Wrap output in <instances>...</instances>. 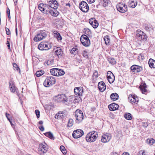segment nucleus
<instances>
[{
  "label": "nucleus",
  "instance_id": "3c124183",
  "mask_svg": "<svg viewBox=\"0 0 155 155\" xmlns=\"http://www.w3.org/2000/svg\"><path fill=\"white\" fill-rule=\"evenodd\" d=\"M35 113L37 116V118H39L40 116L39 111L38 110H35Z\"/></svg>",
  "mask_w": 155,
  "mask_h": 155
},
{
  "label": "nucleus",
  "instance_id": "0eeeda50",
  "mask_svg": "<svg viewBox=\"0 0 155 155\" xmlns=\"http://www.w3.org/2000/svg\"><path fill=\"white\" fill-rule=\"evenodd\" d=\"M80 41L82 44L84 46L88 47L90 45V41L89 38L85 35H81Z\"/></svg>",
  "mask_w": 155,
  "mask_h": 155
},
{
  "label": "nucleus",
  "instance_id": "bb28decb",
  "mask_svg": "<svg viewBox=\"0 0 155 155\" xmlns=\"http://www.w3.org/2000/svg\"><path fill=\"white\" fill-rule=\"evenodd\" d=\"M44 134L46 136L48 137L51 140H54V137L53 134L50 132L45 133H44Z\"/></svg>",
  "mask_w": 155,
  "mask_h": 155
},
{
  "label": "nucleus",
  "instance_id": "4be33fe9",
  "mask_svg": "<svg viewBox=\"0 0 155 155\" xmlns=\"http://www.w3.org/2000/svg\"><path fill=\"white\" fill-rule=\"evenodd\" d=\"M140 88L143 94H146L147 93V90L146 89L147 86L145 83H143L142 84H141L140 85Z\"/></svg>",
  "mask_w": 155,
  "mask_h": 155
},
{
  "label": "nucleus",
  "instance_id": "6e6d98bb",
  "mask_svg": "<svg viewBox=\"0 0 155 155\" xmlns=\"http://www.w3.org/2000/svg\"><path fill=\"white\" fill-rule=\"evenodd\" d=\"M5 30H6V34L7 35H10V31L9 30V29L7 28H5Z\"/></svg>",
  "mask_w": 155,
  "mask_h": 155
},
{
  "label": "nucleus",
  "instance_id": "a18cd8bd",
  "mask_svg": "<svg viewBox=\"0 0 155 155\" xmlns=\"http://www.w3.org/2000/svg\"><path fill=\"white\" fill-rule=\"evenodd\" d=\"M73 124V119H70L69 120L68 125L69 127H71Z\"/></svg>",
  "mask_w": 155,
  "mask_h": 155
},
{
  "label": "nucleus",
  "instance_id": "4c0bfd02",
  "mask_svg": "<svg viewBox=\"0 0 155 155\" xmlns=\"http://www.w3.org/2000/svg\"><path fill=\"white\" fill-rule=\"evenodd\" d=\"M59 71H58L57 73V76H59L63 75L64 74L65 72L63 70L59 69Z\"/></svg>",
  "mask_w": 155,
  "mask_h": 155
},
{
  "label": "nucleus",
  "instance_id": "20e7f679",
  "mask_svg": "<svg viewBox=\"0 0 155 155\" xmlns=\"http://www.w3.org/2000/svg\"><path fill=\"white\" fill-rule=\"evenodd\" d=\"M76 122L79 124L84 119V115L82 111L80 110H77L75 113Z\"/></svg>",
  "mask_w": 155,
  "mask_h": 155
},
{
  "label": "nucleus",
  "instance_id": "a878e982",
  "mask_svg": "<svg viewBox=\"0 0 155 155\" xmlns=\"http://www.w3.org/2000/svg\"><path fill=\"white\" fill-rule=\"evenodd\" d=\"M148 64L151 68H155V61L154 60L151 58L148 61Z\"/></svg>",
  "mask_w": 155,
  "mask_h": 155
},
{
  "label": "nucleus",
  "instance_id": "a19ab883",
  "mask_svg": "<svg viewBox=\"0 0 155 155\" xmlns=\"http://www.w3.org/2000/svg\"><path fill=\"white\" fill-rule=\"evenodd\" d=\"M84 33L87 35H88L91 33V31L88 28H84Z\"/></svg>",
  "mask_w": 155,
  "mask_h": 155
},
{
  "label": "nucleus",
  "instance_id": "bf43d9fd",
  "mask_svg": "<svg viewBox=\"0 0 155 155\" xmlns=\"http://www.w3.org/2000/svg\"><path fill=\"white\" fill-rule=\"evenodd\" d=\"M40 130L41 131H43L44 130V127L42 125L38 127Z\"/></svg>",
  "mask_w": 155,
  "mask_h": 155
},
{
  "label": "nucleus",
  "instance_id": "6e6552de",
  "mask_svg": "<svg viewBox=\"0 0 155 155\" xmlns=\"http://www.w3.org/2000/svg\"><path fill=\"white\" fill-rule=\"evenodd\" d=\"M116 7L117 10L121 13H124L127 10V5L123 2L118 3Z\"/></svg>",
  "mask_w": 155,
  "mask_h": 155
},
{
  "label": "nucleus",
  "instance_id": "4d7b16f0",
  "mask_svg": "<svg viewBox=\"0 0 155 155\" xmlns=\"http://www.w3.org/2000/svg\"><path fill=\"white\" fill-rule=\"evenodd\" d=\"M56 38L58 41H61L62 39V37L60 34Z\"/></svg>",
  "mask_w": 155,
  "mask_h": 155
},
{
  "label": "nucleus",
  "instance_id": "6ab92c4d",
  "mask_svg": "<svg viewBox=\"0 0 155 155\" xmlns=\"http://www.w3.org/2000/svg\"><path fill=\"white\" fill-rule=\"evenodd\" d=\"M43 5L42 4H39L38 6V9L41 12L43 11L44 13L48 14L47 10L48 6L47 4H45L44 8H43L42 6H43Z\"/></svg>",
  "mask_w": 155,
  "mask_h": 155
},
{
  "label": "nucleus",
  "instance_id": "603ef678",
  "mask_svg": "<svg viewBox=\"0 0 155 155\" xmlns=\"http://www.w3.org/2000/svg\"><path fill=\"white\" fill-rule=\"evenodd\" d=\"M77 50V49L76 48H73L71 51V53L72 54H74L76 53L75 51L76 50Z\"/></svg>",
  "mask_w": 155,
  "mask_h": 155
},
{
  "label": "nucleus",
  "instance_id": "e2e57ef3",
  "mask_svg": "<svg viewBox=\"0 0 155 155\" xmlns=\"http://www.w3.org/2000/svg\"><path fill=\"white\" fill-rule=\"evenodd\" d=\"M95 0H87L88 2L90 3H92L94 2Z\"/></svg>",
  "mask_w": 155,
  "mask_h": 155
},
{
  "label": "nucleus",
  "instance_id": "423d86ee",
  "mask_svg": "<svg viewBox=\"0 0 155 155\" xmlns=\"http://www.w3.org/2000/svg\"><path fill=\"white\" fill-rule=\"evenodd\" d=\"M47 36L46 31L45 30L41 31L35 36L33 40L35 41H38L45 39Z\"/></svg>",
  "mask_w": 155,
  "mask_h": 155
},
{
  "label": "nucleus",
  "instance_id": "c9c22d12",
  "mask_svg": "<svg viewBox=\"0 0 155 155\" xmlns=\"http://www.w3.org/2000/svg\"><path fill=\"white\" fill-rule=\"evenodd\" d=\"M143 34V32L140 30H137L136 34V37L139 40L141 36V34Z\"/></svg>",
  "mask_w": 155,
  "mask_h": 155
},
{
  "label": "nucleus",
  "instance_id": "b1692460",
  "mask_svg": "<svg viewBox=\"0 0 155 155\" xmlns=\"http://www.w3.org/2000/svg\"><path fill=\"white\" fill-rule=\"evenodd\" d=\"M59 69L57 68H53L50 69V72L51 75L54 76H57L58 71H59Z\"/></svg>",
  "mask_w": 155,
  "mask_h": 155
},
{
  "label": "nucleus",
  "instance_id": "ea45409f",
  "mask_svg": "<svg viewBox=\"0 0 155 155\" xmlns=\"http://www.w3.org/2000/svg\"><path fill=\"white\" fill-rule=\"evenodd\" d=\"M60 149L62 153L64 154H66V150L65 149V148L63 146H61L60 147Z\"/></svg>",
  "mask_w": 155,
  "mask_h": 155
},
{
  "label": "nucleus",
  "instance_id": "9d476101",
  "mask_svg": "<svg viewBox=\"0 0 155 155\" xmlns=\"http://www.w3.org/2000/svg\"><path fill=\"white\" fill-rule=\"evenodd\" d=\"M129 101L133 105L137 104L138 102V98L137 96L134 94H130L128 97Z\"/></svg>",
  "mask_w": 155,
  "mask_h": 155
},
{
  "label": "nucleus",
  "instance_id": "2f4dec72",
  "mask_svg": "<svg viewBox=\"0 0 155 155\" xmlns=\"http://www.w3.org/2000/svg\"><path fill=\"white\" fill-rule=\"evenodd\" d=\"M104 40L105 41V44L107 45H110V39L108 35L105 36L104 37Z\"/></svg>",
  "mask_w": 155,
  "mask_h": 155
},
{
  "label": "nucleus",
  "instance_id": "7ed1b4c3",
  "mask_svg": "<svg viewBox=\"0 0 155 155\" xmlns=\"http://www.w3.org/2000/svg\"><path fill=\"white\" fill-rule=\"evenodd\" d=\"M56 80L54 77L53 76L47 77L44 83V85L46 87H49L52 86L55 84Z\"/></svg>",
  "mask_w": 155,
  "mask_h": 155
},
{
  "label": "nucleus",
  "instance_id": "864d4df0",
  "mask_svg": "<svg viewBox=\"0 0 155 155\" xmlns=\"http://www.w3.org/2000/svg\"><path fill=\"white\" fill-rule=\"evenodd\" d=\"M114 75L110 71H108L107 73V78L110 76H111Z\"/></svg>",
  "mask_w": 155,
  "mask_h": 155
},
{
  "label": "nucleus",
  "instance_id": "774afa93",
  "mask_svg": "<svg viewBox=\"0 0 155 155\" xmlns=\"http://www.w3.org/2000/svg\"><path fill=\"white\" fill-rule=\"evenodd\" d=\"M15 5H16L17 3V0H13Z\"/></svg>",
  "mask_w": 155,
  "mask_h": 155
},
{
  "label": "nucleus",
  "instance_id": "f704fd0d",
  "mask_svg": "<svg viewBox=\"0 0 155 155\" xmlns=\"http://www.w3.org/2000/svg\"><path fill=\"white\" fill-rule=\"evenodd\" d=\"M63 116V113L62 112L61 113L58 112L55 115L54 117L56 119H58L59 118H62V117Z\"/></svg>",
  "mask_w": 155,
  "mask_h": 155
},
{
  "label": "nucleus",
  "instance_id": "49530a36",
  "mask_svg": "<svg viewBox=\"0 0 155 155\" xmlns=\"http://www.w3.org/2000/svg\"><path fill=\"white\" fill-rule=\"evenodd\" d=\"M93 77L94 78L95 77V78H96L98 77V73L97 71L95 70L94 71L93 75Z\"/></svg>",
  "mask_w": 155,
  "mask_h": 155
},
{
  "label": "nucleus",
  "instance_id": "9b49d317",
  "mask_svg": "<svg viewBox=\"0 0 155 155\" xmlns=\"http://www.w3.org/2000/svg\"><path fill=\"white\" fill-rule=\"evenodd\" d=\"M84 134L83 131L78 129L74 130L72 134V136L74 138H78L81 137Z\"/></svg>",
  "mask_w": 155,
  "mask_h": 155
},
{
  "label": "nucleus",
  "instance_id": "5fc2aeb1",
  "mask_svg": "<svg viewBox=\"0 0 155 155\" xmlns=\"http://www.w3.org/2000/svg\"><path fill=\"white\" fill-rule=\"evenodd\" d=\"M145 28L146 30L149 31H151L152 29L151 27H149L148 26H146Z\"/></svg>",
  "mask_w": 155,
  "mask_h": 155
},
{
  "label": "nucleus",
  "instance_id": "58836bf2",
  "mask_svg": "<svg viewBox=\"0 0 155 155\" xmlns=\"http://www.w3.org/2000/svg\"><path fill=\"white\" fill-rule=\"evenodd\" d=\"M124 116L127 120H130L132 119L131 115L129 113L125 114Z\"/></svg>",
  "mask_w": 155,
  "mask_h": 155
},
{
  "label": "nucleus",
  "instance_id": "2eb2a0df",
  "mask_svg": "<svg viewBox=\"0 0 155 155\" xmlns=\"http://www.w3.org/2000/svg\"><path fill=\"white\" fill-rule=\"evenodd\" d=\"M83 88L81 87H76L74 89V92L75 95L81 96L83 93Z\"/></svg>",
  "mask_w": 155,
  "mask_h": 155
},
{
  "label": "nucleus",
  "instance_id": "052dcab7",
  "mask_svg": "<svg viewBox=\"0 0 155 155\" xmlns=\"http://www.w3.org/2000/svg\"><path fill=\"white\" fill-rule=\"evenodd\" d=\"M142 126L144 127H146L148 126V125L147 123L143 122V123Z\"/></svg>",
  "mask_w": 155,
  "mask_h": 155
},
{
  "label": "nucleus",
  "instance_id": "ddd939ff",
  "mask_svg": "<svg viewBox=\"0 0 155 155\" xmlns=\"http://www.w3.org/2000/svg\"><path fill=\"white\" fill-rule=\"evenodd\" d=\"M48 43L45 42H42L39 44L38 48L40 50H48L49 49Z\"/></svg>",
  "mask_w": 155,
  "mask_h": 155
},
{
  "label": "nucleus",
  "instance_id": "aec40b11",
  "mask_svg": "<svg viewBox=\"0 0 155 155\" xmlns=\"http://www.w3.org/2000/svg\"><path fill=\"white\" fill-rule=\"evenodd\" d=\"M47 13H49L52 16L56 17L59 14L58 12L56 9L54 10L49 9V8H48L47 9Z\"/></svg>",
  "mask_w": 155,
  "mask_h": 155
},
{
  "label": "nucleus",
  "instance_id": "f3484780",
  "mask_svg": "<svg viewBox=\"0 0 155 155\" xmlns=\"http://www.w3.org/2000/svg\"><path fill=\"white\" fill-rule=\"evenodd\" d=\"M98 87L99 90L101 92H103L106 88L105 83L103 81H101L98 83Z\"/></svg>",
  "mask_w": 155,
  "mask_h": 155
},
{
  "label": "nucleus",
  "instance_id": "09e8293b",
  "mask_svg": "<svg viewBox=\"0 0 155 155\" xmlns=\"http://www.w3.org/2000/svg\"><path fill=\"white\" fill-rule=\"evenodd\" d=\"M52 34L54 37H56L60 34L57 31H52Z\"/></svg>",
  "mask_w": 155,
  "mask_h": 155
},
{
  "label": "nucleus",
  "instance_id": "39448f33",
  "mask_svg": "<svg viewBox=\"0 0 155 155\" xmlns=\"http://www.w3.org/2000/svg\"><path fill=\"white\" fill-rule=\"evenodd\" d=\"M48 149V147L46 143H45V144H44L40 143L39 144L38 153L40 155H44L46 153Z\"/></svg>",
  "mask_w": 155,
  "mask_h": 155
},
{
  "label": "nucleus",
  "instance_id": "1a4fd4ad",
  "mask_svg": "<svg viewBox=\"0 0 155 155\" xmlns=\"http://www.w3.org/2000/svg\"><path fill=\"white\" fill-rule=\"evenodd\" d=\"M79 8L83 12H88L89 7L87 3L84 1H82L79 4Z\"/></svg>",
  "mask_w": 155,
  "mask_h": 155
},
{
  "label": "nucleus",
  "instance_id": "72a5a7b5",
  "mask_svg": "<svg viewBox=\"0 0 155 155\" xmlns=\"http://www.w3.org/2000/svg\"><path fill=\"white\" fill-rule=\"evenodd\" d=\"M44 73V71L40 70L37 71L35 74L36 75L37 77H39L43 75Z\"/></svg>",
  "mask_w": 155,
  "mask_h": 155
},
{
  "label": "nucleus",
  "instance_id": "f257e3e1",
  "mask_svg": "<svg viewBox=\"0 0 155 155\" xmlns=\"http://www.w3.org/2000/svg\"><path fill=\"white\" fill-rule=\"evenodd\" d=\"M54 99L57 102H61L67 105L74 102L73 100L76 102V100H77V99H74L73 98H71V99H69L65 94H59L55 96Z\"/></svg>",
  "mask_w": 155,
  "mask_h": 155
},
{
  "label": "nucleus",
  "instance_id": "5701e85b",
  "mask_svg": "<svg viewBox=\"0 0 155 155\" xmlns=\"http://www.w3.org/2000/svg\"><path fill=\"white\" fill-rule=\"evenodd\" d=\"M51 1H49L48 2V5H47L48 6V8H49V9H51V8L52 9H56L58 8V5H54L53 4L51 3Z\"/></svg>",
  "mask_w": 155,
  "mask_h": 155
},
{
  "label": "nucleus",
  "instance_id": "7c9ffc66",
  "mask_svg": "<svg viewBox=\"0 0 155 155\" xmlns=\"http://www.w3.org/2000/svg\"><path fill=\"white\" fill-rule=\"evenodd\" d=\"M129 3L130 6L132 8H134L137 5V2L136 1L134 2L131 0L129 1Z\"/></svg>",
  "mask_w": 155,
  "mask_h": 155
},
{
  "label": "nucleus",
  "instance_id": "e433bc0d",
  "mask_svg": "<svg viewBox=\"0 0 155 155\" xmlns=\"http://www.w3.org/2000/svg\"><path fill=\"white\" fill-rule=\"evenodd\" d=\"M45 63H46L47 65H52L54 63V59H49L45 62Z\"/></svg>",
  "mask_w": 155,
  "mask_h": 155
},
{
  "label": "nucleus",
  "instance_id": "f03ea898",
  "mask_svg": "<svg viewBox=\"0 0 155 155\" xmlns=\"http://www.w3.org/2000/svg\"><path fill=\"white\" fill-rule=\"evenodd\" d=\"M98 137L97 133L92 131L89 133L86 137V140L88 142H92L95 141Z\"/></svg>",
  "mask_w": 155,
  "mask_h": 155
},
{
  "label": "nucleus",
  "instance_id": "de8ad7c7",
  "mask_svg": "<svg viewBox=\"0 0 155 155\" xmlns=\"http://www.w3.org/2000/svg\"><path fill=\"white\" fill-rule=\"evenodd\" d=\"M138 155H146L145 150H140L138 153Z\"/></svg>",
  "mask_w": 155,
  "mask_h": 155
},
{
  "label": "nucleus",
  "instance_id": "13d9d810",
  "mask_svg": "<svg viewBox=\"0 0 155 155\" xmlns=\"http://www.w3.org/2000/svg\"><path fill=\"white\" fill-rule=\"evenodd\" d=\"M51 3L53 4L54 5H58V3H57V1L56 0H52V1H51Z\"/></svg>",
  "mask_w": 155,
  "mask_h": 155
},
{
  "label": "nucleus",
  "instance_id": "473e14b6",
  "mask_svg": "<svg viewBox=\"0 0 155 155\" xmlns=\"http://www.w3.org/2000/svg\"><path fill=\"white\" fill-rule=\"evenodd\" d=\"M146 142L147 144L152 145L155 143V140L153 139H151L150 140L148 139L147 140Z\"/></svg>",
  "mask_w": 155,
  "mask_h": 155
},
{
  "label": "nucleus",
  "instance_id": "338daca9",
  "mask_svg": "<svg viewBox=\"0 0 155 155\" xmlns=\"http://www.w3.org/2000/svg\"><path fill=\"white\" fill-rule=\"evenodd\" d=\"M38 123L39 124L41 125L43 124V121L42 120H40L39 122Z\"/></svg>",
  "mask_w": 155,
  "mask_h": 155
},
{
  "label": "nucleus",
  "instance_id": "8fccbe9b",
  "mask_svg": "<svg viewBox=\"0 0 155 155\" xmlns=\"http://www.w3.org/2000/svg\"><path fill=\"white\" fill-rule=\"evenodd\" d=\"M13 66L14 70H18V69H19V67L16 64L13 63Z\"/></svg>",
  "mask_w": 155,
  "mask_h": 155
},
{
  "label": "nucleus",
  "instance_id": "69168bd1",
  "mask_svg": "<svg viewBox=\"0 0 155 155\" xmlns=\"http://www.w3.org/2000/svg\"><path fill=\"white\" fill-rule=\"evenodd\" d=\"M6 115H7V116L8 117V118L11 117V115L8 113H5V116L6 117Z\"/></svg>",
  "mask_w": 155,
  "mask_h": 155
},
{
  "label": "nucleus",
  "instance_id": "0e129e2a",
  "mask_svg": "<svg viewBox=\"0 0 155 155\" xmlns=\"http://www.w3.org/2000/svg\"><path fill=\"white\" fill-rule=\"evenodd\" d=\"M6 13L7 14H10V11L9 8H8L7 9Z\"/></svg>",
  "mask_w": 155,
  "mask_h": 155
},
{
  "label": "nucleus",
  "instance_id": "79ce46f5",
  "mask_svg": "<svg viewBox=\"0 0 155 155\" xmlns=\"http://www.w3.org/2000/svg\"><path fill=\"white\" fill-rule=\"evenodd\" d=\"M103 5L104 7H106L108 5L109 1V0H103Z\"/></svg>",
  "mask_w": 155,
  "mask_h": 155
},
{
  "label": "nucleus",
  "instance_id": "37998d69",
  "mask_svg": "<svg viewBox=\"0 0 155 155\" xmlns=\"http://www.w3.org/2000/svg\"><path fill=\"white\" fill-rule=\"evenodd\" d=\"M82 55L85 58H87L88 57L87 52L86 50H84L83 51Z\"/></svg>",
  "mask_w": 155,
  "mask_h": 155
},
{
  "label": "nucleus",
  "instance_id": "cd10ccee",
  "mask_svg": "<svg viewBox=\"0 0 155 155\" xmlns=\"http://www.w3.org/2000/svg\"><path fill=\"white\" fill-rule=\"evenodd\" d=\"M9 87L11 92H14L15 90V87L14 86L13 82L10 81L9 82Z\"/></svg>",
  "mask_w": 155,
  "mask_h": 155
},
{
  "label": "nucleus",
  "instance_id": "393cba45",
  "mask_svg": "<svg viewBox=\"0 0 155 155\" xmlns=\"http://www.w3.org/2000/svg\"><path fill=\"white\" fill-rule=\"evenodd\" d=\"M118 95L116 93H113L110 96V97L112 100L113 101H115L118 99Z\"/></svg>",
  "mask_w": 155,
  "mask_h": 155
},
{
  "label": "nucleus",
  "instance_id": "f8f14e48",
  "mask_svg": "<svg viewBox=\"0 0 155 155\" xmlns=\"http://www.w3.org/2000/svg\"><path fill=\"white\" fill-rule=\"evenodd\" d=\"M111 138L110 134L107 133L103 134L101 137V141L103 143H106L108 142Z\"/></svg>",
  "mask_w": 155,
  "mask_h": 155
},
{
  "label": "nucleus",
  "instance_id": "a211bd4d",
  "mask_svg": "<svg viewBox=\"0 0 155 155\" xmlns=\"http://www.w3.org/2000/svg\"><path fill=\"white\" fill-rule=\"evenodd\" d=\"M55 54L58 58H61L63 55V51L59 47H57L55 49Z\"/></svg>",
  "mask_w": 155,
  "mask_h": 155
},
{
  "label": "nucleus",
  "instance_id": "dca6fc26",
  "mask_svg": "<svg viewBox=\"0 0 155 155\" xmlns=\"http://www.w3.org/2000/svg\"><path fill=\"white\" fill-rule=\"evenodd\" d=\"M89 22L90 24L94 28H96L98 26L97 21L94 18H92L89 19Z\"/></svg>",
  "mask_w": 155,
  "mask_h": 155
},
{
  "label": "nucleus",
  "instance_id": "c756f323",
  "mask_svg": "<svg viewBox=\"0 0 155 155\" xmlns=\"http://www.w3.org/2000/svg\"><path fill=\"white\" fill-rule=\"evenodd\" d=\"M107 79L109 82L111 84L115 80V77L114 75L111 76L107 78Z\"/></svg>",
  "mask_w": 155,
  "mask_h": 155
},
{
  "label": "nucleus",
  "instance_id": "4468645a",
  "mask_svg": "<svg viewBox=\"0 0 155 155\" xmlns=\"http://www.w3.org/2000/svg\"><path fill=\"white\" fill-rule=\"evenodd\" d=\"M130 69L132 71L135 73H138L141 71L142 67L136 65H134L131 66Z\"/></svg>",
  "mask_w": 155,
  "mask_h": 155
},
{
  "label": "nucleus",
  "instance_id": "c85d7f7f",
  "mask_svg": "<svg viewBox=\"0 0 155 155\" xmlns=\"http://www.w3.org/2000/svg\"><path fill=\"white\" fill-rule=\"evenodd\" d=\"M107 61L110 64H115L116 63L115 60L113 58L108 57L107 58Z\"/></svg>",
  "mask_w": 155,
  "mask_h": 155
},
{
  "label": "nucleus",
  "instance_id": "680f3d73",
  "mask_svg": "<svg viewBox=\"0 0 155 155\" xmlns=\"http://www.w3.org/2000/svg\"><path fill=\"white\" fill-rule=\"evenodd\" d=\"M7 47H8V48L9 49L10 48V44L9 41L7 40Z\"/></svg>",
  "mask_w": 155,
  "mask_h": 155
},
{
  "label": "nucleus",
  "instance_id": "412c9836",
  "mask_svg": "<svg viewBox=\"0 0 155 155\" xmlns=\"http://www.w3.org/2000/svg\"><path fill=\"white\" fill-rule=\"evenodd\" d=\"M119 107V105L115 103L110 104L108 106V108L111 111H114L118 109Z\"/></svg>",
  "mask_w": 155,
  "mask_h": 155
},
{
  "label": "nucleus",
  "instance_id": "c03bdc74",
  "mask_svg": "<svg viewBox=\"0 0 155 155\" xmlns=\"http://www.w3.org/2000/svg\"><path fill=\"white\" fill-rule=\"evenodd\" d=\"M146 40V36L145 35L144 33L143 32V34H141V36L140 38L139 39V40L141 41V40H143V41L145 40Z\"/></svg>",
  "mask_w": 155,
  "mask_h": 155
}]
</instances>
